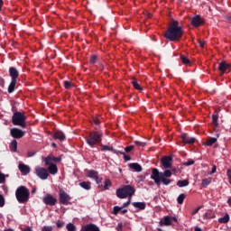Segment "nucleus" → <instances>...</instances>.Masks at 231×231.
Returning a JSON list of instances; mask_svg holds the SVG:
<instances>
[{
	"label": "nucleus",
	"mask_w": 231,
	"mask_h": 231,
	"mask_svg": "<svg viewBox=\"0 0 231 231\" xmlns=\"http://www.w3.org/2000/svg\"><path fill=\"white\" fill-rule=\"evenodd\" d=\"M18 203H28L30 199V190L25 186H20L15 191Z\"/></svg>",
	"instance_id": "nucleus-4"
},
{
	"label": "nucleus",
	"mask_w": 231,
	"mask_h": 231,
	"mask_svg": "<svg viewBox=\"0 0 231 231\" xmlns=\"http://www.w3.org/2000/svg\"><path fill=\"white\" fill-rule=\"evenodd\" d=\"M90 62H91V64H95V62H97V55H93L90 58Z\"/></svg>",
	"instance_id": "nucleus-51"
},
{
	"label": "nucleus",
	"mask_w": 231,
	"mask_h": 231,
	"mask_svg": "<svg viewBox=\"0 0 231 231\" xmlns=\"http://www.w3.org/2000/svg\"><path fill=\"white\" fill-rule=\"evenodd\" d=\"M65 89H69L71 88V83L69 81H64Z\"/></svg>",
	"instance_id": "nucleus-47"
},
{
	"label": "nucleus",
	"mask_w": 231,
	"mask_h": 231,
	"mask_svg": "<svg viewBox=\"0 0 231 231\" xmlns=\"http://www.w3.org/2000/svg\"><path fill=\"white\" fill-rule=\"evenodd\" d=\"M35 172H36V176L38 178H40V180H46L47 178L50 177V172L48 171V170L46 168L41 167V166H37L35 168Z\"/></svg>",
	"instance_id": "nucleus-8"
},
{
	"label": "nucleus",
	"mask_w": 231,
	"mask_h": 231,
	"mask_svg": "<svg viewBox=\"0 0 231 231\" xmlns=\"http://www.w3.org/2000/svg\"><path fill=\"white\" fill-rule=\"evenodd\" d=\"M10 150L12 152H17V140H13L10 144Z\"/></svg>",
	"instance_id": "nucleus-27"
},
{
	"label": "nucleus",
	"mask_w": 231,
	"mask_h": 231,
	"mask_svg": "<svg viewBox=\"0 0 231 231\" xmlns=\"http://www.w3.org/2000/svg\"><path fill=\"white\" fill-rule=\"evenodd\" d=\"M177 185H178V187H188V185H189V180H179L178 182H177Z\"/></svg>",
	"instance_id": "nucleus-32"
},
{
	"label": "nucleus",
	"mask_w": 231,
	"mask_h": 231,
	"mask_svg": "<svg viewBox=\"0 0 231 231\" xmlns=\"http://www.w3.org/2000/svg\"><path fill=\"white\" fill-rule=\"evenodd\" d=\"M133 149H134V146L130 145L125 148V152H131V151H133Z\"/></svg>",
	"instance_id": "nucleus-48"
},
{
	"label": "nucleus",
	"mask_w": 231,
	"mask_h": 231,
	"mask_svg": "<svg viewBox=\"0 0 231 231\" xmlns=\"http://www.w3.org/2000/svg\"><path fill=\"white\" fill-rule=\"evenodd\" d=\"M184 200H185V194L181 193L180 195H179L177 201L179 205H182Z\"/></svg>",
	"instance_id": "nucleus-38"
},
{
	"label": "nucleus",
	"mask_w": 231,
	"mask_h": 231,
	"mask_svg": "<svg viewBox=\"0 0 231 231\" xmlns=\"http://www.w3.org/2000/svg\"><path fill=\"white\" fill-rule=\"evenodd\" d=\"M207 43V42H205V41H199V46L201 47V48H205V44Z\"/></svg>",
	"instance_id": "nucleus-53"
},
{
	"label": "nucleus",
	"mask_w": 231,
	"mask_h": 231,
	"mask_svg": "<svg viewBox=\"0 0 231 231\" xmlns=\"http://www.w3.org/2000/svg\"><path fill=\"white\" fill-rule=\"evenodd\" d=\"M201 208H203V207L199 206L197 208H195L193 211H192V216H195V214H198L199 212V210H201Z\"/></svg>",
	"instance_id": "nucleus-46"
},
{
	"label": "nucleus",
	"mask_w": 231,
	"mask_h": 231,
	"mask_svg": "<svg viewBox=\"0 0 231 231\" xmlns=\"http://www.w3.org/2000/svg\"><path fill=\"white\" fill-rule=\"evenodd\" d=\"M93 123H94L96 125H98V124H100V120L98 119V117H94V118H93Z\"/></svg>",
	"instance_id": "nucleus-52"
},
{
	"label": "nucleus",
	"mask_w": 231,
	"mask_h": 231,
	"mask_svg": "<svg viewBox=\"0 0 231 231\" xmlns=\"http://www.w3.org/2000/svg\"><path fill=\"white\" fill-rule=\"evenodd\" d=\"M160 225H163L164 226H169L172 225V220L171 219V217H164V218L160 221Z\"/></svg>",
	"instance_id": "nucleus-22"
},
{
	"label": "nucleus",
	"mask_w": 231,
	"mask_h": 231,
	"mask_svg": "<svg viewBox=\"0 0 231 231\" xmlns=\"http://www.w3.org/2000/svg\"><path fill=\"white\" fill-rule=\"evenodd\" d=\"M9 75L12 78L11 80H17V77H19V71L17 70V69L11 67L9 69Z\"/></svg>",
	"instance_id": "nucleus-18"
},
{
	"label": "nucleus",
	"mask_w": 231,
	"mask_h": 231,
	"mask_svg": "<svg viewBox=\"0 0 231 231\" xmlns=\"http://www.w3.org/2000/svg\"><path fill=\"white\" fill-rule=\"evenodd\" d=\"M43 162L45 163V166L48 167V172H50V174H52L53 176H55V174H57V172H59V168H57V164L58 162H60V159L56 158L53 155H49L45 158H43Z\"/></svg>",
	"instance_id": "nucleus-3"
},
{
	"label": "nucleus",
	"mask_w": 231,
	"mask_h": 231,
	"mask_svg": "<svg viewBox=\"0 0 231 231\" xmlns=\"http://www.w3.org/2000/svg\"><path fill=\"white\" fill-rule=\"evenodd\" d=\"M227 203L231 207V197L228 199Z\"/></svg>",
	"instance_id": "nucleus-62"
},
{
	"label": "nucleus",
	"mask_w": 231,
	"mask_h": 231,
	"mask_svg": "<svg viewBox=\"0 0 231 231\" xmlns=\"http://www.w3.org/2000/svg\"><path fill=\"white\" fill-rule=\"evenodd\" d=\"M218 118L219 116L217 114H214L212 116V123L214 124V125H219V123H217Z\"/></svg>",
	"instance_id": "nucleus-36"
},
{
	"label": "nucleus",
	"mask_w": 231,
	"mask_h": 231,
	"mask_svg": "<svg viewBox=\"0 0 231 231\" xmlns=\"http://www.w3.org/2000/svg\"><path fill=\"white\" fill-rule=\"evenodd\" d=\"M3 5H4L3 0H0V10H2Z\"/></svg>",
	"instance_id": "nucleus-61"
},
{
	"label": "nucleus",
	"mask_w": 231,
	"mask_h": 231,
	"mask_svg": "<svg viewBox=\"0 0 231 231\" xmlns=\"http://www.w3.org/2000/svg\"><path fill=\"white\" fill-rule=\"evenodd\" d=\"M132 84L135 89L142 90V87L139 85L138 81H136V79H132Z\"/></svg>",
	"instance_id": "nucleus-33"
},
{
	"label": "nucleus",
	"mask_w": 231,
	"mask_h": 231,
	"mask_svg": "<svg viewBox=\"0 0 231 231\" xmlns=\"http://www.w3.org/2000/svg\"><path fill=\"white\" fill-rule=\"evenodd\" d=\"M10 134L13 138L19 139L24 136V132L19 128L14 127L10 130Z\"/></svg>",
	"instance_id": "nucleus-12"
},
{
	"label": "nucleus",
	"mask_w": 231,
	"mask_h": 231,
	"mask_svg": "<svg viewBox=\"0 0 231 231\" xmlns=\"http://www.w3.org/2000/svg\"><path fill=\"white\" fill-rule=\"evenodd\" d=\"M108 187H111V180H106L104 189L107 190L109 189Z\"/></svg>",
	"instance_id": "nucleus-41"
},
{
	"label": "nucleus",
	"mask_w": 231,
	"mask_h": 231,
	"mask_svg": "<svg viewBox=\"0 0 231 231\" xmlns=\"http://www.w3.org/2000/svg\"><path fill=\"white\" fill-rule=\"evenodd\" d=\"M59 196H60V203H61V205H68V203L71 201V197L69 194H67L64 191V189H60Z\"/></svg>",
	"instance_id": "nucleus-9"
},
{
	"label": "nucleus",
	"mask_w": 231,
	"mask_h": 231,
	"mask_svg": "<svg viewBox=\"0 0 231 231\" xmlns=\"http://www.w3.org/2000/svg\"><path fill=\"white\" fill-rule=\"evenodd\" d=\"M212 183V178L208 177L207 179L202 180L201 186L207 188L208 185Z\"/></svg>",
	"instance_id": "nucleus-29"
},
{
	"label": "nucleus",
	"mask_w": 231,
	"mask_h": 231,
	"mask_svg": "<svg viewBox=\"0 0 231 231\" xmlns=\"http://www.w3.org/2000/svg\"><path fill=\"white\" fill-rule=\"evenodd\" d=\"M117 226H118V228H122L124 226V224H122V222H120L117 224Z\"/></svg>",
	"instance_id": "nucleus-59"
},
{
	"label": "nucleus",
	"mask_w": 231,
	"mask_h": 231,
	"mask_svg": "<svg viewBox=\"0 0 231 231\" xmlns=\"http://www.w3.org/2000/svg\"><path fill=\"white\" fill-rule=\"evenodd\" d=\"M195 231H203V229H201V227H199V226H196Z\"/></svg>",
	"instance_id": "nucleus-56"
},
{
	"label": "nucleus",
	"mask_w": 231,
	"mask_h": 231,
	"mask_svg": "<svg viewBox=\"0 0 231 231\" xmlns=\"http://www.w3.org/2000/svg\"><path fill=\"white\" fill-rule=\"evenodd\" d=\"M134 143H135L137 147H145V143H142L140 141H134Z\"/></svg>",
	"instance_id": "nucleus-44"
},
{
	"label": "nucleus",
	"mask_w": 231,
	"mask_h": 231,
	"mask_svg": "<svg viewBox=\"0 0 231 231\" xmlns=\"http://www.w3.org/2000/svg\"><path fill=\"white\" fill-rule=\"evenodd\" d=\"M54 140H60V142H64L66 140V134L60 131H57L53 134Z\"/></svg>",
	"instance_id": "nucleus-19"
},
{
	"label": "nucleus",
	"mask_w": 231,
	"mask_h": 231,
	"mask_svg": "<svg viewBox=\"0 0 231 231\" xmlns=\"http://www.w3.org/2000/svg\"><path fill=\"white\" fill-rule=\"evenodd\" d=\"M172 172H176V168H172L171 171L165 170L162 172H160L158 169L153 168L152 170L151 180H153L156 185H160L161 183H162V185H171V180L169 178L172 176Z\"/></svg>",
	"instance_id": "nucleus-1"
},
{
	"label": "nucleus",
	"mask_w": 231,
	"mask_h": 231,
	"mask_svg": "<svg viewBox=\"0 0 231 231\" xmlns=\"http://www.w3.org/2000/svg\"><path fill=\"white\" fill-rule=\"evenodd\" d=\"M79 187H81V189H84L85 190H91V182L82 181L79 183Z\"/></svg>",
	"instance_id": "nucleus-25"
},
{
	"label": "nucleus",
	"mask_w": 231,
	"mask_h": 231,
	"mask_svg": "<svg viewBox=\"0 0 231 231\" xmlns=\"http://www.w3.org/2000/svg\"><path fill=\"white\" fill-rule=\"evenodd\" d=\"M17 84V80L15 79H11V83L8 86V93H14L15 91V85Z\"/></svg>",
	"instance_id": "nucleus-23"
},
{
	"label": "nucleus",
	"mask_w": 231,
	"mask_h": 231,
	"mask_svg": "<svg viewBox=\"0 0 231 231\" xmlns=\"http://www.w3.org/2000/svg\"><path fill=\"white\" fill-rule=\"evenodd\" d=\"M99 142H102V135L98 132L91 134L89 138L87 139V143L90 147L97 145Z\"/></svg>",
	"instance_id": "nucleus-7"
},
{
	"label": "nucleus",
	"mask_w": 231,
	"mask_h": 231,
	"mask_svg": "<svg viewBox=\"0 0 231 231\" xmlns=\"http://www.w3.org/2000/svg\"><path fill=\"white\" fill-rule=\"evenodd\" d=\"M230 221V215L226 214L223 217L218 218V223L226 224Z\"/></svg>",
	"instance_id": "nucleus-28"
},
{
	"label": "nucleus",
	"mask_w": 231,
	"mask_h": 231,
	"mask_svg": "<svg viewBox=\"0 0 231 231\" xmlns=\"http://www.w3.org/2000/svg\"><path fill=\"white\" fill-rule=\"evenodd\" d=\"M217 169V168L216 167V165H213L212 171H211V172H210L209 174H215Z\"/></svg>",
	"instance_id": "nucleus-54"
},
{
	"label": "nucleus",
	"mask_w": 231,
	"mask_h": 231,
	"mask_svg": "<svg viewBox=\"0 0 231 231\" xmlns=\"http://www.w3.org/2000/svg\"><path fill=\"white\" fill-rule=\"evenodd\" d=\"M80 231H100V227L95 224H87L81 226Z\"/></svg>",
	"instance_id": "nucleus-15"
},
{
	"label": "nucleus",
	"mask_w": 231,
	"mask_h": 231,
	"mask_svg": "<svg viewBox=\"0 0 231 231\" xmlns=\"http://www.w3.org/2000/svg\"><path fill=\"white\" fill-rule=\"evenodd\" d=\"M180 138L182 139L184 143H194V142H196V138L190 137L187 134H182Z\"/></svg>",
	"instance_id": "nucleus-17"
},
{
	"label": "nucleus",
	"mask_w": 231,
	"mask_h": 231,
	"mask_svg": "<svg viewBox=\"0 0 231 231\" xmlns=\"http://www.w3.org/2000/svg\"><path fill=\"white\" fill-rule=\"evenodd\" d=\"M42 201L45 205H50L53 207L57 203V199L53 198L51 194H47L43 199Z\"/></svg>",
	"instance_id": "nucleus-13"
},
{
	"label": "nucleus",
	"mask_w": 231,
	"mask_h": 231,
	"mask_svg": "<svg viewBox=\"0 0 231 231\" xmlns=\"http://www.w3.org/2000/svg\"><path fill=\"white\" fill-rule=\"evenodd\" d=\"M135 189L131 185H125L116 190V196L120 199H125V198H133L134 196Z\"/></svg>",
	"instance_id": "nucleus-5"
},
{
	"label": "nucleus",
	"mask_w": 231,
	"mask_h": 231,
	"mask_svg": "<svg viewBox=\"0 0 231 231\" xmlns=\"http://www.w3.org/2000/svg\"><path fill=\"white\" fill-rule=\"evenodd\" d=\"M130 205H131V199H128V201L123 204L122 208H125V207H129Z\"/></svg>",
	"instance_id": "nucleus-50"
},
{
	"label": "nucleus",
	"mask_w": 231,
	"mask_h": 231,
	"mask_svg": "<svg viewBox=\"0 0 231 231\" xmlns=\"http://www.w3.org/2000/svg\"><path fill=\"white\" fill-rule=\"evenodd\" d=\"M133 206L134 208H138V210H145V202H134Z\"/></svg>",
	"instance_id": "nucleus-24"
},
{
	"label": "nucleus",
	"mask_w": 231,
	"mask_h": 231,
	"mask_svg": "<svg viewBox=\"0 0 231 231\" xmlns=\"http://www.w3.org/2000/svg\"><path fill=\"white\" fill-rule=\"evenodd\" d=\"M227 21H228V23H231V16L227 17Z\"/></svg>",
	"instance_id": "nucleus-63"
},
{
	"label": "nucleus",
	"mask_w": 231,
	"mask_h": 231,
	"mask_svg": "<svg viewBox=\"0 0 231 231\" xmlns=\"http://www.w3.org/2000/svg\"><path fill=\"white\" fill-rule=\"evenodd\" d=\"M56 226H57L58 228H62V227L64 226V222H62V221H60V220H58V221L56 222Z\"/></svg>",
	"instance_id": "nucleus-45"
},
{
	"label": "nucleus",
	"mask_w": 231,
	"mask_h": 231,
	"mask_svg": "<svg viewBox=\"0 0 231 231\" xmlns=\"http://www.w3.org/2000/svg\"><path fill=\"white\" fill-rule=\"evenodd\" d=\"M0 207H5V197L0 195Z\"/></svg>",
	"instance_id": "nucleus-49"
},
{
	"label": "nucleus",
	"mask_w": 231,
	"mask_h": 231,
	"mask_svg": "<svg viewBox=\"0 0 231 231\" xmlns=\"http://www.w3.org/2000/svg\"><path fill=\"white\" fill-rule=\"evenodd\" d=\"M13 125H19L20 127H26V116L23 113L16 112L12 116Z\"/></svg>",
	"instance_id": "nucleus-6"
},
{
	"label": "nucleus",
	"mask_w": 231,
	"mask_h": 231,
	"mask_svg": "<svg viewBox=\"0 0 231 231\" xmlns=\"http://www.w3.org/2000/svg\"><path fill=\"white\" fill-rule=\"evenodd\" d=\"M195 231H203V229H201V227H199V226H196Z\"/></svg>",
	"instance_id": "nucleus-57"
},
{
	"label": "nucleus",
	"mask_w": 231,
	"mask_h": 231,
	"mask_svg": "<svg viewBox=\"0 0 231 231\" xmlns=\"http://www.w3.org/2000/svg\"><path fill=\"white\" fill-rule=\"evenodd\" d=\"M161 163H162L163 169H171L172 167V157L164 156L161 159Z\"/></svg>",
	"instance_id": "nucleus-11"
},
{
	"label": "nucleus",
	"mask_w": 231,
	"mask_h": 231,
	"mask_svg": "<svg viewBox=\"0 0 231 231\" xmlns=\"http://www.w3.org/2000/svg\"><path fill=\"white\" fill-rule=\"evenodd\" d=\"M119 154H122L125 160V162H130L131 161V156L125 154L124 152H120Z\"/></svg>",
	"instance_id": "nucleus-40"
},
{
	"label": "nucleus",
	"mask_w": 231,
	"mask_h": 231,
	"mask_svg": "<svg viewBox=\"0 0 231 231\" xmlns=\"http://www.w3.org/2000/svg\"><path fill=\"white\" fill-rule=\"evenodd\" d=\"M191 23L193 26L198 28V26H201L203 24V18L200 15H196L191 19Z\"/></svg>",
	"instance_id": "nucleus-16"
},
{
	"label": "nucleus",
	"mask_w": 231,
	"mask_h": 231,
	"mask_svg": "<svg viewBox=\"0 0 231 231\" xmlns=\"http://www.w3.org/2000/svg\"><path fill=\"white\" fill-rule=\"evenodd\" d=\"M218 65H219L218 69L222 73H225V71H226V69H230V64H227L225 61L219 62Z\"/></svg>",
	"instance_id": "nucleus-20"
},
{
	"label": "nucleus",
	"mask_w": 231,
	"mask_h": 231,
	"mask_svg": "<svg viewBox=\"0 0 231 231\" xmlns=\"http://www.w3.org/2000/svg\"><path fill=\"white\" fill-rule=\"evenodd\" d=\"M180 60L186 65L190 64V60H189V58H187L186 56L180 55Z\"/></svg>",
	"instance_id": "nucleus-37"
},
{
	"label": "nucleus",
	"mask_w": 231,
	"mask_h": 231,
	"mask_svg": "<svg viewBox=\"0 0 231 231\" xmlns=\"http://www.w3.org/2000/svg\"><path fill=\"white\" fill-rule=\"evenodd\" d=\"M18 169L23 176H28V174H30V171H32L30 166L24 163H20L18 165Z\"/></svg>",
	"instance_id": "nucleus-14"
},
{
	"label": "nucleus",
	"mask_w": 231,
	"mask_h": 231,
	"mask_svg": "<svg viewBox=\"0 0 231 231\" xmlns=\"http://www.w3.org/2000/svg\"><path fill=\"white\" fill-rule=\"evenodd\" d=\"M183 165H185L186 167L194 165V160H188L187 162H183Z\"/></svg>",
	"instance_id": "nucleus-42"
},
{
	"label": "nucleus",
	"mask_w": 231,
	"mask_h": 231,
	"mask_svg": "<svg viewBox=\"0 0 231 231\" xmlns=\"http://www.w3.org/2000/svg\"><path fill=\"white\" fill-rule=\"evenodd\" d=\"M0 86H2V88H5V79L3 78H0Z\"/></svg>",
	"instance_id": "nucleus-55"
},
{
	"label": "nucleus",
	"mask_w": 231,
	"mask_h": 231,
	"mask_svg": "<svg viewBox=\"0 0 231 231\" xmlns=\"http://www.w3.org/2000/svg\"><path fill=\"white\" fill-rule=\"evenodd\" d=\"M195 231H203V229H201V227H199V226H196Z\"/></svg>",
	"instance_id": "nucleus-58"
},
{
	"label": "nucleus",
	"mask_w": 231,
	"mask_h": 231,
	"mask_svg": "<svg viewBox=\"0 0 231 231\" xmlns=\"http://www.w3.org/2000/svg\"><path fill=\"white\" fill-rule=\"evenodd\" d=\"M124 208L122 207H118V206H115L114 209H113V214L115 216H117L119 212H121L123 210Z\"/></svg>",
	"instance_id": "nucleus-35"
},
{
	"label": "nucleus",
	"mask_w": 231,
	"mask_h": 231,
	"mask_svg": "<svg viewBox=\"0 0 231 231\" xmlns=\"http://www.w3.org/2000/svg\"><path fill=\"white\" fill-rule=\"evenodd\" d=\"M102 151H112L114 154H120V151L115 150L112 146L102 145Z\"/></svg>",
	"instance_id": "nucleus-26"
},
{
	"label": "nucleus",
	"mask_w": 231,
	"mask_h": 231,
	"mask_svg": "<svg viewBox=\"0 0 231 231\" xmlns=\"http://www.w3.org/2000/svg\"><path fill=\"white\" fill-rule=\"evenodd\" d=\"M204 217H205V219H212V218L216 217V215H211L210 212H207L204 214Z\"/></svg>",
	"instance_id": "nucleus-39"
},
{
	"label": "nucleus",
	"mask_w": 231,
	"mask_h": 231,
	"mask_svg": "<svg viewBox=\"0 0 231 231\" xmlns=\"http://www.w3.org/2000/svg\"><path fill=\"white\" fill-rule=\"evenodd\" d=\"M179 23L176 20H172L168 31L165 32V39H169V41H178V39H181V35H183V30H181V26L178 25Z\"/></svg>",
	"instance_id": "nucleus-2"
},
{
	"label": "nucleus",
	"mask_w": 231,
	"mask_h": 231,
	"mask_svg": "<svg viewBox=\"0 0 231 231\" xmlns=\"http://www.w3.org/2000/svg\"><path fill=\"white\" fill-rule=\"evenodd\" d=\"M122 214H127V209H121Z\"/></svg>",
	"instance_id": "nucleus-60"
},
{
	"label": "nucleus",
	"mask_w": 231,
	"mask_h": 231,
	"mask_svg": "<svg viewBox=\"0 0 231 231\" xmlns=\"http://www.w3.org/2000/svg\"><path fill=\"white\" fill-rule=\"evenodd\" d=\"M88 178H91V180H95L97 184L102 183V178L98 177V172L95 170H90L87 172Z\"/></svg>",
	"instance_id": "nucleus-10"
},
{
	"label": "nucleus",
	"mask_w": 231,
	"mask_h": 231,
	"mask_svg": "<svg viewBox=\"0 0 231 231\" xmlns=\"http://www.w3.org/2000/svg\"><path fill=\"white\" fill-rule=\"evenodd\" d=\"M129 168L132 169V171H134V172H142V165L136 162L130 163Z\"/></svg>",
	"instance_id": "nucleus-21"
},
{
	"label": "nucleus",
	"mask_w": 231,
	"mask_h": 231,
	"mask_svg": "<svg viewBox=\"0 0 231 231\" xmlns=\"http://www.w3.org/2000/svg\"><path fill=\"white\" fill-rule=\"evenodd\" d=\"M42 231H53V227L51 226H44Z\"/></svg>",
	"instance_id": "nucleus-43"
},
{
	"label": "nucleus",
	"mask_w": 231,
	"mask_h": 231,
	"mask_svg": "<svg viewBox=\"0 0 231 231\" xmlns=\"http://www.w3.org/2000/svg\"><path fill=\"white\" fill-rule=\"evenodd\" d=\"M216 142H217V138H216V137H211V138H209V139L205 143V145H208V147H210L211 145H214V143H216Z\"/></svg>",
	"instance_id": "nucleus-30"
},
{
	"label": "nucleus",
	"mask_w": 231,
	"mask_h": 231,
	"mask_svg": "<svg viewBox=\"0 0 231 231\" xmlns=\"http://www.w3.org/2000/svg\"><path fill=\"white\" fill-rule=\"evenodd\" d=\"M66 228H67L68 231L77 230V226L75 225H73V223L67 224Z\"/></svg>",
	"instance_id": "nucleus-34"
},
{
	"label": "nucleus",
	"mask_w": 231,
	"mask_h": 231,
	"mask_svg": "<svg viewBox=\"0 0 231 231\" xmlns=\"http://www.w3.org/2000/svg\"><path fill=\"white\" fill-rule=\"evenodd\" d=\"M8 174L5 175V173L0 171V185L6 183V178H8Z\"/></svg>",
	"instance_id": "nucleus-31"
},
{
	"label": "nucleus",
	"mask_w": 231,
	"mask_h": 231,
	"mask_svg": "<svg viewBox=\"0 0 231 231\" xmlns=\"http://www.w3.org/2000/svg\"><path fill=\"white\" fill-rule=\"evenodd\" d=\"M4 231H14V229L8 228V229H5V230H4Z\"/></svg>",
	"instance_id": "nucleus-64"
}]
</instances>
